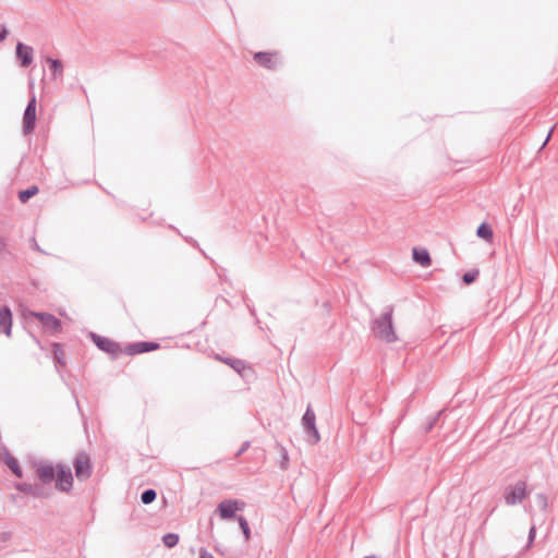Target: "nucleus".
Instances as JSON below:
<instances>
[{
	"label": "nucleus",
	"mask_w": 558,
	"mask_h": 558,
	"mask_svg": "<svg viewBox=\"0 0 558 558\" xmlns=\"http://www.w3.org/2000/svg\"><path fill=\"white\" fill-rule=\"evenodd\" d=\"M480 276L478 269H472L463 274L462 276V282L466 286L473 283L477 277Z\"/></svg>",
	"instance_id": "a878e982"
},
{
	"label": "nucleus",
	"mask_w": 558,
	"mask_h": 558,
	"mask_svg": "<svg viewBox=\"0 0 558 558\" xmlns=\"http://www.w3.org/2000/svg\"><path fill=\"white\" fill-rule=\"evenodd\" d=\"M199 558H215V557L209 551H207L205 548H201Z\"/></svg>",
	"instance_id": "72a5a7b5"
},
{
	"label": "nucleus",
	"mask_w": 558,
	"mask_h": 558,
	"mask_svg": "<svg viewBox=\"0 0 558 558\" xmlns=\"http://www.w3.org/2000/svg\"><path fill=\"white\" fill-rule=\"evenodd\" d=\"M73 468L78 481L83 482L89 478L93 473V466L88 453L84 450L77 452L73 460Z\"/></svg>",
	"instance_id": "39448f33"
},
{
	"label": "nucleus",
	"mask_w": 558,
	"mask_h": 558,
	"mask_svg": "<svg viewBox=\"0 0 558 558\" xmlns=\"http://www.w3.org/2000/svg\"><path fill=\"white\" fill-rule=\"evenodd\" d=\"M38 186L37 185H31L25 190H21L19 192V199L21 203H27L33 196H35L38 193Z\"/></svg>",
	"instance_id": "4be33fe9"
},
{
	"label": "nucleus",
	"mask_w": 558,
	"mask_h": 558,
	"mask_svg": "<svg viewBox=\"0 0 558 558\" xmlns=\"http://www.w3.org/2000/svg\"><path fill=\"white\" fill-rule=\"evenodd\" d=\"M9 35V31L4 24H0V43H2L7 36Z\"/></svg>",
	"instance_id": "7c9ffc66"
},
{
	"label": "nucleus",
	"mask_w": 558,
	"mask_h": 558,
	"mask_svg": "<svg viewBox=\"0 0 558 558\" xmlns=\"http://www.w3.org/2000/svg\"><path fill=\"white\" fill-rule=\"evenodd\" d=\"M277 53L274 52H266V51H258L254 53V60L263 68L268 70L276 69L277 60H276Z\"/></svg>",
	"instance_id": "2eb2a0df"
},
{
	"label": "nucleus",
	"mask_w": 558,
	"mask_h": 558,
	"mask_svg": "<svg viewBox=\"0 0 558 558\" xmlns=\"http://www.w3.org/2000/svg\"><path fill=\"white\" fill-rule=\"evenodd\" d=\"M236 521L239 523V526L243 533L245 541H248L251 538V529L247 520L243 515H238Z\"/></svg>",
	"instance_id": "b1692460"
},
{
	"label": "nucleus",
	"mask_w": 558,
	"mask_h": 558,
	"mask_svg": "<svg viewBox=\"0 0 558 558\" xmlns=\"http://www.w3.org/2000/svg\"><path fill=\"white\" fill-rule=\"evenodd\" d=\"M28 316L35 317L43 328L51 335L59 333L62 330L61 320L50 313L29 311Z\"/></svg>",
	"instance_id": "0eeeda50"
},
{
	"label": "nucleus",
	"mask_w": 558,
	"mask_h": 558,
	"mask_svg": "<svg viewBox=\"0 0 558 558\" xmlns=\"http://www.w3.org/2000/svg\"><path fill=\"white\" fill-rule=\"evenodd\" d=\"M535 537V526H532L529 531V541L532 542Z\"/></svg>",
	"instance_id": "f704fd0d"
},
{
	"label": "nucleus",
	"mask_w": 558,
	"mask_h": 558,
	"mask_svg": "<svg viewBox=\"0 0 558 558\" xmlns=\"http://www.w3.org/2000/svg\"><path fill=\"white\" fill-rule=\"evenodd\" d=\"M216 359L229 365L232 369H234L238 374L242 376V373L247 368L246 363L241 359H235L231 356L220 357L219 355H216Z\"/></svg>",
	"instance_id": "a211bd4d"
},
{
	"label": "nucleus",
	"mask_w": 558,
	"mask_h": 558,
	"mask_svg": "<svg viewBox=\"0 0 558 558\" xmlns=\"http://www.w3.org/2000/svg\"><path fill=\"white\" fill-rule=\"evenodd\" d=\"M245 504L236 499H225L218 504L216 512L222 520H236V511L244 508Z\"/></svg>",
	"instance_id": "1a4fd4ad"
},
{
	"label": "nucleus",
	"mask_w": 558,
	"mask_h": 558,
	"mask_svg": "<svg viewBox=\"0 0 558 558\" xmlns=\"http://www.w3.org/2000/svg\"><path fill=\"white\" fill-rule=\"evenodd\" d=\"M160 348V344L155 341H138V342H132L129 343L124 349L123 353L126 355H136V354H143L147 352L155 351Z\"/></svg>",
	"instance_id": "9b49d317"
},
{
	"label": "nucleus",
	"mask_w": 558,
	"mask_h": 558,
	"mask_svg": "<svg viewBox=\"0 0 558 558\" xmlns=\"http://www.w3.org/2000/svg\"><path fill=\"white\" fill-rule=\"evenodd\" d=\"M526 495V483L524 481H518L514 486H507L504 492L505 502L508 506L521 504Z\"/></svg>",
	"instance_id": "6e6552de"
},
{
	"label": "nucleus",
	"mask_w": 558,
	"mask_h": 558,
	"mask_svg": "<svg viewBox=\"0 0 558 558\" xmlns=\"http://www.w3.org/2000/svg\"><path fill=\"white\" fill-rule=\"evenodd\" d=\"M250 314L255 318V324L259 326L260 320L257 318L256 310L253 305L246 303Z\"/></svg>",
	"instance_id": "2f4dec72"
},
{
	"label": "nucleus",
	"mask_w": 558,
	"mask_h": 558,
	"mask_svg": "<svg viewBox=\"0 0 558 558\" xmlns=\"http://www.w3.org/2000/svg\"><path fill=\"white\" fill-rule=\"evenodd\" d=\"M288 461H289L288 452L286 449H282V460H281V464H280L281 469H287Z\"/></svg>",
	"instance_id": "473e14b6"
},
{
	"label": "nucleus",
	"mask_w": 558,
	"mask_h": 558,
	"mask_svg": "<svg viewBox=\"0 0 558 558\" xmlns=\"http://www.w3.org/2000/svg\"><path fill=\"white\" fill-rule=\"evenodd\" d=\"M88 337L100 351L109 354L112 360H116L120 353H123V349L120 348V344L110 338L93 331L89 332Z\"/></svg>",
	"instance_id": "20e7f679"
},
{
	"label": "nucleus",
	"mask_w": 558,
	"mask_h": 558,
	"mask_svg": "<svg viewBox=\"0 0 558 558\" xmlns=\"http://www.w3.org/2000/svg\"><path fill=\"white\" fill-rule=\"evenodd\" d=\"M440 414H441V411H440V412H438L435 416H433V417L430 418V421H429V422L426 424V426H425V433H429V432H432V429H433V428H434V426L436 425V423H437V421H438V418H439Z\"/></svg>",
	"instance_id": "cd10ccee"
},
{
	"label": "nucleus",
	"mask_w": 558,
	"mask_h": 558,
	"mask_svg": "<svg viewBox=\"0 0 558 558\" xmlns=\"http://www.w3.org/2000/svg\"><path fill=\"white\" fill-rule=\"evenodd\" d=\"M52 353H53V360L56 362L57 367H59V366L63 367L66 365L65 354H64V350H63V347L61 343H59V342L52 343Z\"/></svg>",
	"instance_id": "aec40b11"
},
{
	"label": "nucleus",
	"mask_w": 558,
	"mask_h": 558,
	"mask_svg": "<svg viewBox=\"0 0 558 558\" xmlns=\"http://www.w3.org/2000/svg\"><path fill=\"white\" fill-rule=\"evenodd\" d=\"M36 126V98L33 96L24 110L23 132L25 135L32 133Z\"/></svg>",
	"instance_id": "9d476101"
},
{
	"label": "nucleus",
	"mask_w": 558,
	"mask_h": 558,
	"mask_svg": "<svg viewBox=\"0 0 558 558\" xmlns=\"http://www.w3.org/2000/svg\"><path fill=\"white\" fill-rule=\"evenodd\" d=\"M2 457H3V453H2V449L0 450V460H2Z\"/></svg>",
	"instance_id": "ea45409f"
},
{
	"label": "nucleus",
	"mask_w": 558,
	"mask_h": 558,
	"mask_svg": "<svg viewBox=\"0 0 558 558\" xmlns=\"http://www.w3.org/2000/svg\"><path fill=\"white\" fill-rule=\"evenodd\" d=\"M476 235L485 241H492L494 238L493 228L487 222H482L477 227Z\"/></svg>",
	"instance_id": "412c9836"
},
{
	"label": "nucleus",
	"mask_w": 558,
	"mask_h": 558,
	"mask_svg": "<svg viewBox=\"0 0 558 558\" xmlns=\"http://www.w3.org/2000/svg\"><path fill=\"white\" fill-rule=\"evenodd\" d=\"M157 498V492L153 488H147L145 490L142 492L141 494V501L144 504V505H150L151 502H154Z\"/></svg>",
	"instance_id": "5701e85b"
},
{
	"label": "nucleus",
	"mask_w": 558,
	"mask_h": 558,
	"mask_svg": "<svg viewBox=\"0 0 558 558\" xmlns=\"http://www.w3.org/2000/svg\"><path fill=\"white\" fill-rule=\"evenodd\" d=\"M251 446V441L246 440L244 441L241 447L239 448V450L235 452V457H240L242 456Z\"/></svg>",
	"instance_id": "c756f323"
},
{
	"label": "nucleus",
	"mask_w": 558,
	"mask_h": 558,
	"mask_svg": "<svg viewBox=\"0 0 558 558\" xmlns=\"http://www.w3.org/2000/svg\"><path fill=\"white\" fill-rule=\"evenodd\" d=\"M0 255L3 258H7L8 256H11V252L7 248V242L4 239L0 240Z\"/></svg>",
	"instance_id": "c85d7f7f"
},
{
	"label": "nucleus",
	"mask_w": 558,
	"mask_h": 558,
	"mask_svg": "<svg viewBox=\"0 0 558 558\" xmlns=\"http://www.w3.org/2000/svg\"><path fill=\"white\" fill-rule=\"evenodd\" d=\"M393 305H387L378 317L371 320V330L375 338L387 343H393L398 340L393 325Z\"/></svg>",
	"instance_id": "f257e3e1"
},
{
	"label": "nucleus",
	"mask_w": 558,
	"mask_h": 558,
	"mask_svg": "<svg viewBox=\"0 0 558 558\" xmlns=\"http://www.w3.org/2000/svg\"><path fill=\"white\" fill-rule=\"evenodd\" d=\"M162 542L166 547L173 548L179 543V535L175 533H167L162 536Z\"/></svg>",
	"instance_id": "393cba45"
},
{
	"label": "nucleus",
	"mask_w": 558,
	"mask_h": 558,
	"mask_svg": "<svg viewBox=\"0 0 558 558\" xmlns=\"http://www.w3.org/2000/svg\"><path fill=\"white\" fill-rule=\"evenodd\" d=\"M14 488L25 495L32 496L34 498H47L48 494L46 493L43 484L38 483H26L19 482L14 485Z\"/></svg>",
	"instance_id": "f8f14e48"
},
{
	"label": "nucleus",
	"mask_w": 558,
	"mask_h": 558,
	"mask_svg": "<svg viewBox=\"0 0 558 558\" xmlns=\"http://www.w3.org/2000/svg\"><path fill=\"white\" fill-rule=\"evenodd\" d=\"M535 498H536L537 506L542 510H546L548 507L547 496L543 493H538Z\"/></svg>",
	"instance_id": "bb28decb"
},
{
	"label": "nucleus",
	"mask_w": 558,
	"mask_h": 558,
	"mask_svg": "<svg viewBox=\"0 0 558 558\" xmlns=\"http://www.w3.org/2000/svg\"><path fill=\"white\" fill-rule=\"evenodd\" d=\"M185 241H186L187 243H190L191 245H193V246H195V247H198V243H197L194 239H192V238H190V239H189V238H185Z\"/></svg>",
	"instance_id": "c9c22d12"
},
{
	"label": "nucleus",
	"mask_w": 558,
	"mask_h": 558,
	"mask_svg": "<svg viewBox=\"0 0 558 558\" xmlns=\"http://www.w3.org/2000/svg\"><path fill=\"white\" fill-rule=\"evenodd\" d=\"M412 258L422 267H429L432 265V257L426 248L413 247Z\"/></svg>",
	"instance_id": "f3484780"
},
{
	"label": "nucleus",
	"mask_w": 558,
	"mask_h": 558,
	"mask_svg": "<svg viewBox=\"0 0 558 558\" xmlns=\"http://www.w3.org/2000/svg\"><path fill=\"white\" fill-rule=\"evenodd\" d=\"M2 453L3 457L1 461L7 464V466L17 478H22L24 474L17 459L14 458L5 447L2 448Z\"/></svg>",
	"instance_id": "dca6fc26"
},
{
	"label": "nucleus",
	"mask_w": 558,
	"mask_h": 558,
	"mask_svg": "<svg viewBox=\"0 0 558 558\" xmlns=\"http://www.w3.org/2000/svg\"><path fill=\"white\" fill-rule=\"evenodd\" d=\"M301 423L304 429L306 441L311 445H316L319 442L320 434L316 427V415L311 404L306 407Z\"/></svg>",
	"instance_id": "7ed1b4c3"
},
{
	"label": "nucleus",
	"mask_w": 558,
	"mask_h": 558,
	"mask_svg": "<svg viewBox=\"0 0 558 558\" xmlns=\"http://www.w3.org/2000/svg\"><path fill=\"white\" fill-rule=\"evenodd\" d=\"M56 489L62 493H70L73 488V474L70 466L63 463H57Z\"/></svg>",
	"instance_id": "423d86ee"
},
{
	"label": "nucleus",
	"mask_w": 558,
	"mask_h": 558,
	"mask_svg": "<svg viewBox=\"0 0 558 558\" xmlns=\"http://www.w3.org/2000/svg\"><path fill=\"white\" fill-rule=\"evenodd\" d=\"M34 247H35V250H37V251L41 252L40 247L38 246V244H37L36 242H35V244H34Z\"/></svg>",
	"instance_id": "58836bf2"
},
{
	"label": "nucleus",
	"mask_w": 558,
	"mask_h": 558,
	"mask_svg": "<svg viewBox=\"0 0 558 558\" xmlns=\"http://www.w3.org/2000/svg\"><path fill=\"white\" fill-rule=\"evenodd\" d=\"M31 465L35 470L37 480L43 485H49L54 481L57 464H53L49 460L38 459L32 460Z\"/></svg>",
	"instance_id": "f03ea898"
},
{
	"label": "nucleus",
	"mask_w": 558,
	"mask_h": 558,
	"mask_svg": "<svg viewBox=\"0 0 558 558\" xmlns=\"http://www.w3.org/2000/svg\"><path fill=\"white\" fill-rule=\"evenodd\" d=\"M15 56L22 68H27L33 63L34 50L31 46L25 45L22 41L16 44Z\"/></svg>",
	"instance_id": "ddd939ff"
},
{
	"label": "nucleus",
	"mask_w": 558,
	"mask_h": 558,
	"mask_svg": "<svg viewBox=\"0 0 558 558\" xmlns=\"http://www.w3.org/2000/svg\"><path fill=\"white\" fill-rule=\"evenodd\" d=\"M550 134H551V131H549V133H548V135H547V137H546V140H545V142H544V144H543V146H544V145L549 141V136H550Z\"/></svg>",
	"instance_id": "4c0bfd02"
},
{
	"label": "nucleus",
	"mask_w": 558,
	"mask_h": 558,
	"mask_svg": "<svg viewBox=\"0 0 558 558\" xmlns=\"http://www.w3.org/2000/svg\"><path fill=\"white\" fill-rule=\"evenodd\" d=\"M32 338H33V340L35 341V343H36V344H37V345L43 350L44 348H43V345H41L40 340H39L36 336H34V335L32 336Z\"/></svg>",
	"instance_id": "e433bc0d"
},
{
	"label": "nucleus",
	"mask_w": 558,
	"mask_h": 558,
	"mask_svg": "<svg viewBox=\"0 0 558 558\" xmlns=\"http://www.w3.org/2000/svg\"><path fill=\"white\" fill-rule=\"evenodd\" d=\"M47 63L49 64V69L52 74L53 80H61L63 76V63L59 59H54L51 57H47Z\"/></svg>",
	"instance_id": "6ab92c4d"
},
{
	"label": "nucleus",
	"mask_w": 558,
	"mask_h": 558,
	"mask_svg": "<svg viewBox=\"0 0 558 558\" xmlns=\"http://www.w3.org/2000/svg\"><path fill=\"white\" fill-rule=\"evenodd\" d=\"M0 332L11 336L12 332V311L8 305L0 307Z\"/></svg>",
	"instance_id": "4468645a"
}]
</instances>
